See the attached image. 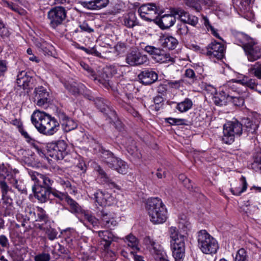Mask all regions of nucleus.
Returning a JSON list of instances; mask_svg holds the SVG:
<instances>
[{
    "label": "nucleus",
    "mask_w": 261,
    "mask_h": 261,
    "mask_svg": "<svg viewBox=\"0 0 261 261\" xmlns=\"http://www.w3.org/2000/svg\"><path fill=\"white\" fill-rule=\"evenodd\" d=\"M31 121L37 129L44 135L51 136L59 129V122L43 111H35L31 115Z\"/></svg>",
    "instance_id": "nucleus-1"
},
{
    "label": "nucleus",
    "mask_w": 261,
    "mask_h": 261,
    "mask_svg": "<svg viewBox=\"0 0 261 261\" xmlns=\"http://www.w3.org/2000/svg\"><path fill=\"white\" fill-rule=\"evenodd\" d=\"M146 208L153 224H162L167 218V211L161 199L159 198H151L146 202Z\"/></svg>",
    "instance_id": "nucleus-2"
},
{
    "label": "nucleus",
    "mask_w": 261,
    "mask_h": 261,
    "mask_svg": "<svg viewBox=\"0 0 261 261\" xmlns=\"http://www.w3.org/2000/svg\"><path fill=\"white\" fill-rule=\"evenodd\" d=\"M169 231L173 256L176 261H182L185 256V237L179 233L176 227H171Z\"/></svg>",
    "instance_id": "nucleus-3"
},
{
    "label": "nucleus",
    "mask_w": 261,
    "mask_h": 261,
    "mask_svg": "<svg viewBox=\"0 0 261 261\" xmlns=\"http://www.w3.org/2000/svg\"><path fill=\"white\" fill-rule=\"evenodd\" d=\"M238 37L243 39L241 46L249 62H254L261 59V46L257 42L243 34L239 35Z\"/></svg>",
    "instance_id": "nucleus-4"
},
{
    "label": "nucleus",
    "mask_w": 261,
    "mask_h": 261,
    "mask_svg": "<svg viewBox=\"0 0 261 261\" xmlns=\"http://www.w3.org/2000/svg\"><path fill=\"white\" fill-rule=\"evenodd\" d=\"M242 124L238 120L230 121L223 126V136L221 140L223 143L231 144L235 137H240L243 133Z\"/></svg>",
    "instance_id": "nucleus-5"
},
{
    "label": "nucleus",
    "mask_w": 261,
    "mask_h": 261,
    "mask_svg": "<svg viewBox=\"0 0 261 261\" xmlns=\"http://www.w3.org/2000/svg\"><path fill=\"white\" fill-rule=\"evenodd\" d=\"M197 240L198 246L203 253L213 254L217 252L219 248L218 242L205 230L198 232Z\"/></svg>",
    "instance_id": "nucleus-6"
},
{
    "label": "nucleus",
    "mask_w": 261,
    "mask_h": 261,
    "mask_svg": "<svg viewBox=\"0 0 261 261\" xmlns=\"http://www.w3.org/2000/svg\"><path fill=\"white\" fill-rule=\"evenodd\" d=\"M143 244L155 261H169L163 247L159 242L149 236L143 239Z\"/></svg>",
    "instance_id": "nucleus-7"
},
{
    "label": "nucleus",
    "mask_w": 261,
    "mask_h": 261,
    "mask_svg": "<svg viewBox=\"0 0 261 261\" xmlns=\"http://www.w3.org/2000/svg\"><path fill=\"white\" fill-rule=\"evenodd\" d=\"M66 17V11L64 8L56 7L50 10L47 13V18L50 27L56 29L62 24Z\"/></svg>",
    "instance_id": "nucleus-8"
},
{
    "label": "nucleus",
    "mask_w": 261,
    "mask_h": 261,
    "mask_svg": "<svg viewBox=\"0 0 261 261\" xmlns=\"http://www.w3.org/2000/svg\"><path fill=\"white\" fill-rule=\"evenodd\" d=\"M144 50L151 55L152 59L157 63H163L174 61L173 58L169 54L160 48L148 45L145 47Z\"/></svg>",
    "instance_id": "nucleus-9"
},
{
    "label": "nucleus",
    "mask_w": 261,
    "mask_h": 261,
    "mask_svg": "<svg viewBox=\"0 0 261 261\" xmlns=\"http://www.w3.org/2000/svg\"><path fill=\"white\" fill-rule=\"evenodd\" d=\"M47 147L49 155L57 160L63 159L66 154L67 144L63 140L49 143Z\"/></svg>",
    "instance_id": "nucleus-10"
},
{
    "label": "nucleus",
    "mask_w": 261,
    "mask_h": 261,
    "mask_svg": "<svg viewBox=\"0 0 261 261\" xmlns=\"http://www.w3.org/2000/svg\"><path fill=\"white\" fill-rule=\"evenodd\" d=\"M29 174L32 180L39 185L43 186L49 190H51L54 188L52 187L54 184V181L51 177L48 174H43L34 171H29Z\"/></svg>",
    "instance_id": "nucleus-11"
},
{
    "label": "nucleus",
    "mask_w": 261,
    "mask_h": 261,
    "mask_svg": "<svg viewBox=\"0 0 261 261\" xmlns=\"http://www.w3.org/2000/svg\"><path fill=\"white\" fill-rule=\"evenodd\" d=\"M125 62L130 66H137L147 64L148 59L146 55L138 51H132L126 55Z\"/></svg>",
    "instance_id": "nucleus-12"
},
{
    "label": "nucleus",
    "mask_w": 261,
    "mask_h": 261,
    "mask_svg": "<svg viewBox=\"0 0 261 261\" xmlns=\"http://www.w3.org/2000/svg\"><path fill=\"white\" fill-rule=\"evenodd\" d=\"M34 99L39 107H46L50 102L49 93L46 89L42 86L36 87L34 91Z\"/></svg>",
    "instance_id": "nucleus-13"
},
{
    "label": "nucleus",
    "mask_w": 261,
    "mask_h": 261,
    "mask_svg": "<svg viewBox=\"0 0 261 261\" xmlns=\"http://www.w3.org/2000/svg\"><path fill=\"white\" fill-rule=\"evenodd\" d=\"M206 55L211 58H216L218 60L222 59L224 56V45L216 41L212 42L207 47Z\"/></svg>",
    "instance_id": "nucleus-14"
},
{
    "label": "nucleus",
    "mask_w": 261,
    "mask_h": 261,
    "mask_svg": "<svg viewBox=\"0 0 261 261\" xmlns=\"http://www.w3.org/2000/svg\"><path fill=\"white\" fill-rule=\"evenodd\" d=\"M97 216L100 217L101 225L107 228H111L115 226L117 222L114 218V215L110 213L106 212L103 208L96 212Z\"/></svg>",
    "instance_id": "nucleus-15"
},
{
    "label": "nucleus",
    "mask_w": 261,
    "mask_h": 261,
    "mask_svg": "<svg viewBox=\"0 0 261 261\" xmlns=\"http://www.w3.org/2000/svg\"><path fill=\"white\" fill-rule=\"evenodd\" d=\"M94 196L95 201L101 206L110 205L114 202V197L107 191L97 190Z\"/></svg>",
    "instance_id": "nucleus-16"
},
{
    "label": "nucleus",
    "mask_w": 261,
    "mask_h": 261,
    "mask_svg": "<svg viewBox=\"0 0 261 261\" xmlns=\"http://www.w3.org/2000/svg\"><path fill=\"white\" fill-rule=\"evenodd\" d=\"M138 77L144 85H150L155 82L158 78L157 73L151 70H145L142 71Z\"/></svg>",
    "instance_id": "nucleus-17"
},
{
    "label": "nucleus",
    "mask_w": 261,
    "mask_h": 261,
    "mask_svg": "<svg viewBox=\"0 0 261 261\" xmlns=\"http://www.w3.org/2000/svg\"><path fill=\"white\" fill-rule=\"evenodd\" d=\"M110 69L106 68L103 70H98L97 71L90 70V72H91V76L95 81L97 80L99 83L106 84L109 81V79L110 77Z\"/></svg>",
    "instance_id": "nucleus-18"
},
{
    "label": "nucleus",
    "mask_w": 261,
    "mask_h": 261,
    "mask_svg": "<svg viewBox=\"0 0 261 261\" xmlns=\"http://www.w3.org/2000/svg\"><path fill=\"white\" fill-rule=\"evenodd\" d=\"M35 197L41 202H45L49 198V190L41 185H37L32 187Z\"/></svg>",
    "instance_id": "nucleus-19"
},
{
    "label": "nucleus",
    "mask_w": 261,
    "mask_h": 261,
    "mask_svg": "<svg viewBox=\"0 0 261 261\" xmlns=\"http://www.w3.org/2000/svg\"><path fill=\"white\" fill-rule=\"evenodd\" d=\"M96 171L98 173V178L103 184H106L110 188L120 189V187L110 178L105 171L100 166L96 168Z\"/></svg>",
    "instance_id": "nucleus-20"
},
{
    "label": "nucleus",
    "mask_w": 261,
    "mask_h": 261,
    "mask_svg": "<svg viewBox=\"0 0 261 261\" xmlns=\"http://www.w3.org/2000/svg\"><path fill=\"white\" fill-rule=\"evenodd\" d=\"M236 83L240 84L250 89L254 90L261 94V90L259 88L261 85L258 84L256 79L249 78L247 76H245L242 79L236 81Z\"/></svg>",
    "instance_id": "nucleus-21"
},
{
    "label": "nucleus",
    "mask_w": 261,
    "mask_h": 261,
    "mask_svg": "<svg viewBox=\"0 0 261 261\" xmlns=\"http://www.w3.org/2000/svg\"><path fill=\"white\" fill-rule=\"evenodd\" d=\"M103 160L108 167L115 170L121 159L109 151H106L103 153Z\"/></svg>",
    "instance_id": "nucleus-22"
},
{
    "label": "nucleus",
    "mask_w": 261,
    "mask_h": 261,
    "mask_svg": "<svg viewBox=\"0 0 261 261\" xmlns=\"http://www.w3.org/2000/svg\"><path fill=\"white\" fill-rule=\"evenodd\" d=\"M60 123L65 132H68L77 127V123L72 119L69 118L64 113L60 115Z\"/></svg>",
    "instance_id": "nucleus-23"
},
{
    "label": "nucleus",
    "mask_w": 261,
    "mask_h": 261,
    "mask_svg": "<svg viewBox=\"0 0 261 261\" xmlns=\"http://www.w3.org/2000/svg\"><path fill=\"white\" fill-rule=\"evenodd\" d=\"M160 43L164 47L169 49H174L178 44V40L174 37L169 35H164L161 37Z\"/></svg>",
    "instance_id": "nucleus-24"
},
{
    "label": "nucleus",
    "mask_w": 261,
    "mask_h": 261,
    "mask_svg": "<svg viewBox=\"0 0 261 261\" xmlns=\"http://www.w3.org/2000/svg\"><path fill=\"white\" fill-rule=\"evenodd\" d=\"M32 80V77L28 75L25 71H21L17 75L16 83L18 86L25 89L30 87Z\"/></svg>",
    "instance_id": "nucleus-25"
},
{
    "label": "nucleus",
    "mask_w": 261,
    "mask_h": 261,
    "mask_svg": "<svg viewBox=\"0 0 261 261\" xmlns=\"http://www.w3.org/2000/svg\"><path fill=\"white\" fill-rule=\"evenodd\" d=\"M242 126L244 127V132L247 134H253L255 132L258 127L257 121H253L248 118H244L242 120Z\"/></svg>",
    "instance_id": "nucleus-26"
},
{
    "label": "nucleus",
    "mask_w": 261,
    "mask_h": 261,
    "mask_svg": "<svg viewBox=\"0 0 261 261\" xmlns=\"http://www.w3.org/2000/svg\"><path fill=\"white\" fill-rule=\"evenodd\" d=\"M97 232L98 236L102 240V241L105 242V244H103L105 249H108L111 243L114 240L113 234L108 230L98 231Z\"/></svg>",
    "instance_id": "nucleus-27"
},
{
    "label": "nucleus",
    "mask_w": 261,
    "mask_h": 261,
    "mask_svg": "<svg viewBox=\"0 0 261 261\" xmlns=\"http://www.w3.org/2000/svg\"><path fill=\"white\" fill-rule=\"evenodd\" d=\"M82 217L83 220L93 227H98L99 224V220L94 216L91 212L88 210H85L83 212Z\"/></svg>",
    "instance_id": "nucleus-28"
},
{
    "label": "nucleus",
    "mask_w": 261,
    "mask_h": 261,
    "mask_svg": "<svg viewBox=\"0 0 261 261\" xmlns=\"http://www.w3.org/2000/svg\"><path fill=\"white\" fill-rule=\"evenodd\" d=\"M175 21V17L172 14L164 15L160 18V27L163 29L169 28L174 24Z\"/></svg>",
    "instance_id": "nucleus-29"
},
{
    "label": "nucleus",
    "mask_w": 261,
    "mask_h": 261,
    "mask_svg": "<svg viewBox=\"0 0 261 261\" xmlns=\"http://www.w3.org/2000/svg\"><path fill=\"white\" fill-rule=\"evenodd\" d=\"M123 24L128 28H132L138 24V22L136 16L134 13H129L124 17Z\"/></svg>",
    "instance_id": "nucleus-30"
},
{
    "label": "nucleus",
    "mask_w": 261,
    "mask_h": 261,
    "mask_svg": "<svg viewBox=\"0 0 261 261\" xmlns=\"http://www.w3.org/2000/svg\"><path fill=\"white\" fill-rule=\"evenodd\" d=\"M193 106V102L190 98H186L182 101L177 103L176 109L180 113L186 112L190 110Z\"/></svg>",
    "instance_id": "nucleus-31"
},
{
    "label": "nucleus",
    "mask_w": 261,
    "mask_h": 261,
    "mask_svg": "<svg viewBox=\"0 0 261 261\" xmlns=\"http://www.w3.org/2000/svg\"><path fill=\"white\" fill-rule=\"evenodd\" d=\"M125 243L128 247L132 249L130 252L131 254H134V253L136 252V250H139L138 240L134 236L129 234L126 237Z\"/></svg>",
    "instance_id": "nucleus-32"
},
{
    "label": "nucleus",
    "mask_w": 261,
    "mask_h": 261,
    "mask_svg": "<svg viewBox=\"0 0 261 261\" xmlns=\"http://www.w3.org/2000/svg\"><path fill=\"white\" fill-rule=\"evenodd\" d=\"M66 88L71 92L73 95H76L82 93L84 86L81 84L76 82H73L71 84H67L65 85Z\"/></svg>",
    "instance_id": "nucleus-33"
},
{
    "label": "nucleus",
    "mask_w": 261,
    "mask_h": 261,
    "mask_svg": "<svg viewBox=\"0 0 261 261\" xmlns=\"http://www.w3.org/2000/svg\"><path fill=\"white\" fill-rule=\"evenodd\" d=\"M248 72L257 79L261 80V62H257L251 65L248 69Z\"/></svg>",
    "instance_id": "nucleus-34"
},
{
    "label": "nucleus",
    "mask_w": 261,
    "mask_h": 261,
    "mask_svg": "<svg viewBox=\"0 0 261 261\" xmlns=\"http://www.w3.org/2000/svg\"><path fill=\"white\" fill-rule=\"evenodd\" d=\"M49 193L55 197L57 203H60L64 200L66 201L69 197L66 192H60L54 188L49 191Z\"/></svg>",
    "instance_id": "nucleus-35"
},
{
    "label": "nucleus",
    "mask_w": 261,
    "mask_h": 261,
    "mask_svg": "<svg viewBox=\"0 0 261 261\" xmlns=\"http://www.w3.org/2000/svg\"><path fill=\"white\" fill-rule=\"evenodd\" d=\"M66 202L70 206V211L72 213L82 214L83 212L85 211L81 208L76 201L71 199L69 196L67 198Z\"/></svg>",
    "instance_id": "nucleus-36"
},
{
    "label": "nucleus",
    "mask_w": 261,
    "mask_h": 261,
    "mask_svg": "<svg viewBox=\"0 0 261 261\" xmlns=\"http://www.w3.org/2000/svg\"><path fill=\"white\" fill-rule=\"evenodd\" d=\"M232 85L231 83L228 84L226 86H222L221 87V90L219 94L218 95L219 96V98L220 99V101H222L223 103L225 105L227 102H228V96L229 94L227 92V89L228 88H232Z\"/></svg>",
    "instance_id": "nucleus-37"
},
{
    "label": "nucleus",
    "mask_w": 261,
    "mask_h": 261,
    "mask_svg": "<svg viewBox=\"0 0 261 261\" xmlns=\"http://www.w3.org/2000/svg\"><path fill=\"white\" fill-rule=\"evenodd\" d=\"M95 103L97 108L102 112L107 113V110H109V102L102 98H97Z\"/></svg>",
    "instance_id": "nucleus-38"
},
{
    "label": "nucleus",
    "mask_w": 261,
    "mask_h": 261,
    "mask_svg": "<svg viewBox=\"0 0 261 261\" xmlns=\"http://www.w3.org/2000/svg\"><path fill=\"white\" fill-rule=\"evenodd\" d=\"M228 102H231L236 106H241L244 104V99L241 97L238 93H234L233 95H228Z\"/></svg>",
    "instance_id": "nucleus-39"
},
{
    "label": "nucleus",
    "mask_w": 261,
    "mask_h": 261,
    "mask_svg": "<svg viewBox=\"0 0 261 261\" xmlns=\"http://www.w3.org/2000/svg\"><path fill=\"white\" fill-rule=\"evenodd\" d=\"M251 0H236L235 4L242 12H247L250 9Z\"/></svg>",
    "instance_id": "nucleus-40"
},
{
    "label": "nucleus",
    "mask_w": 261,
    "mask_h": 261,
    "mask_svg": "<svg viewBox=\"0 0 261 261\" xmlns=\"http://www.w3.org/2000/svg\"><path fill=\"white\" fill-rule=\"evenodd\" d=\"M172 12L174 13V15L178 16V17L182 21L181 23H186L187 18H188L189 16H190L189 13H188L185 10L180 8L174 9L172 11Z\"/></svg>",
    "instance_id": "nucleus-41"
},
{
    "label": "nucleus",
    "mask_w": 261,
    "mask_h": 261,
    "mask_svg": "<svg viewBox=\"0 0 261 261\" xmlns=\"http://www.w3.org/2000/svg\"><path fill=\"white\" fill-rule=\"evenodd\" d=\"M186 4L196 12L201 10L200 0H185Z\"/></svg>",
    "instance_id": "nucleus-42"
},
{
    "label": "nucleus",
    "mask_w": 261,
    "mask_h": 261,
    "mask_svg": "<svg viewBox=\"0 0 261 261\" xmlns=\"http://www.w3.org/2000/svg\"><path fill=\"white\" fill-rule=\"evenodd\" d=\"M115 170L117 171L119 173L125 174L128 172V165L126 162L121 160Z\"/></svg>",
    "instance_id": "nucleus-43"
},
{
    "label": "nucleus",
    "mask_w": 261,
    "mask_h": 261,
    "mask_svg": "<svg viewBox=\"0 0 261 261\" xmlns=\"http://www.w3.org/2000/svg\"><path fill=\"white\" fill-rule=\"evenodd\" d=\"M19 132L21 135L25 139L27 142L29 143L37 150H39L38 146L36 145L35 140L32 138L24 129L20 128Z\"/></svg>",
    "instance_id": "nucleus-44"
},
{
    "label": "nucleus",
    "mask_w": 261,
    "mask_h": 261,
    "mask_svg": "<svg viewBox=\"0 0 261 261\" xmlns=\"http://www.w3.org/2000/svg\"><path fill=\"white\" fill-rule=\"evenodd\" d=\"M203 19V23L205 27L206 28L208 31H211L212 34L215 36L216 37L221 39L220 37L219 34L217 32V31L215 29V28L211 24L208 18L204 16H202Z\"/></svg>",
    "instance_id": "nucleus-45"
},
{
    "label": "nucleus",
    "mask_w": 261,
    "mask_h": 261,
    "mask_svg": "<svg viewBox=\"0 0 261 261\" xmlns=\"http://www.w3.org/2000/svg\"><path fill=\"white\" fill-rule=\"evenodd\" d=\"M159 16L156 6L154 4L152 5V8L146 14L145 20L148 21H153L155 20Z\"/></svg>",
    "instance_id": "nucleus-46"
},
{
    "label": "nucleus",
    "mask_w": 261,
    "mask_h": 261,
    "mask_svg": "<svg viewBox=\"0 0 261 261\" xmlns=\"http://www.w3.org/2000/svg\"><path fill=\"white\" fill-rule=\"evenodd\" d=\"M241 180L242 181L243 186L241 189L240 188H237L235 189L231 188L230 191L231 193L237 196L241 195L243 192L246 191L247 187V184L245 178L244 176L241 177Z\"/></svg>",
    "instance_id": "nucleus-47"
},
{
    "label": "nucleus",
    "mask_w": 261,
    "mask_h": 261,
    "mask_svg": "<svg viewBox=\"0 0 261 261\" xmlns=\"http://www.w3.org/2000/svg\"><path fill=\"white\" fill-rule=\"evenodd\" d=\"M153 5L154 4H146L142 5L138 9V12L141 17L145 19L146 14L149 11L151 8H152V5Z\"/></svg>",
    "instance_id": "nucleus-48"
},
{
    "label": "nucleus",
    "mask_w": 261,
    "mask_h": 261,
    "mask_svg": "<svg viewBox=\"0 0 261 261\" xmlns=\"http://www.w3.org/2000/svg\"><path fill=\"white\" fill-rule=\"evenodd\" d=\"M153 101L154 105H152L151 107L156 111L160 110L164 105V98L161 96H156L153 99Z\"/></svg>",
    "instance_id": "nucleus-49"
},
{
    "label": "nucleus",
    "mask_w": 261,
    "mask_h": 261,
    "mask_svg": "<svg viewBox=\"0 0 261 261\" xmlns=\"http://www.w3.org/2000/svg\"><path fill=\"white\" fill-rule=\"evenodd\" d=\"M3 4L4 7L8 8L15 12L20 14L23 13V10L13 3H9L6 0H3Z\"/></svg>",
    "instance_id": "nucleus-50"
},
{
    "label": "nucleus",
    "mask_w": 261,
    "mask_h": 261,
    "mask_svg": "<svg viewBox=\"0 0 261 261\" xmlns=\"http://www.w3.org/2000/svg\"><path fill=\"white\" fill-rule=\"evenodd\" d=\"M234 261H247V253L244 248H241L237 251Z\"/></svg>",
    "instance_id": "nucleus-51"
},
{
    "label": "nucleus",
    "mask_w": 261,
    "mask_h": 261,
    "mask_svg": "<svg viewBox=\"0 0 261 261\" xmlns=\"http://www.w3.org/2000/svg\"><path fill=\"white\" fill-rule=\"evenodd\" d=\"M252 167L256 171H261V152L256 155Z\"/></svg>",
    "instance_id": "nucleus-52"
},
{
    "label": "nucleus",
    "mask_w": 261,
    "mask_h": 261,
    "mask_svg": "<svg viewBox=\"0 0 261 261\" xmlns=\"http://www.w3.org/2000/svg\"><path fill=\"white\" fill-rule=\"evenodd\" d=\"M189 29L185 23H180L177 25L176 32L180 35H186L188 33Z\"/></svg>",
    "instance_id": "nucleus-53"
},
{
    "label": "nucleus",
    "mask_w": 261,
    "mask_h": 261,
    "mask_svg": "<svg viewBox=\"0 0 261 261\" xmlns=\"http://www.w3.org/2000/svg\"><path fill=\"white\" fill-rule=\"evenodd\" d=\"M37 221L46 222L47 220V216L45 214V212L40 207L37 208Z\"/></svg>",
    "instance_id": "nucleus-54"
},
{
    "label": "nucleus",
    "mask_w": 261,
    "mask_h": 261,
    "mask_svg": "<svg viewBox=\"0 0 261 261\" xmlns=\"http://www.w3.org/2000/svg\"><path fill=\"white\" fill-rule=\"evenodd\" d=\"M79 3L81 4L83 7L88 9H97L94 1L89 2L80 1L79 2Z\"/></svg>",
    "instance_id": "nucleus-55"
},
{
    "label": "nucleus",
    "mask_w": 261,
    "mask_h": 261,
    "mask_svg": "<svg viewBox=\"0 0 261 261\" xmlns=\"http://www.w3.org/2000/svg\"><path fill=\"white\" fill-rule=\"evenodd\" d=\"M185 120L183 119L173 118L171 117L166 119V121L171 125H181L184 123Z\"/></svg>",
    "instance_id": "nucleus-56"
},
{
    "label": "nucleus",
    "mask_w": 261,
    "mask_h": 261,
    "mask_svg": "<svg viewBox=\"0 0 261 261\" xmlns=\"http://www.w3.org/2000/svg\"><path fill=\"white\" fill-rule=\"evenodd\" d=\"M8 69V62L4 60L0 59V77L4 75Z\"/></svg>",
    "instance_id": "nucleus-57"
},
{
    "label": "nucleus",
    "mask_w": 261,
    "mask_h": 261,
    "mask_svg": "<svg viewBox=\"0 0 261 261\" xmlns=\"http://www.w3.org/2000/svg\"><path fill=\"white\" fill-rule=\"evenodd\" d=\"M50 255L48 253H41L35 257V261H49Z\"/></svg>",
    "instance_id": "nucleus-58"
},
{
    "label": "nucleus",
    "mask_w": 261,
    "mask_h": 261,
    "mask_svg": "<svg viewBox=\"0 0 261 261\" xmlns=\"http://www.w3.org/2000/svg\"><path fill=\"white\" fill-rule=\"evenodd\" d=\"M184 80L178 81H170L168 82V85L170 87L173 88L178 89L180 87L183 86Z\"/></svg>",
    "instance_id": "nucleus-59"
},
{
    "label": "nucleus",
    "mask_w": 261,
    "mask_h": 261,
    "mask_svg": "<svg viewBox=\"0 0 261 261\" xmlns=\"http://www.w3.org/2000/svg\"><path fill=\"white\" fill-rule=\"evenodd\" d=\"M46 233L50 240H54L57 238L58 232L54 229L49 228L46 231Z\"/></svg>",
    "instance_id": "nucleus-60"
},
{
    "label": "nucleus",
    "mask_w": 261,
    "mask_h": 261,
    "mask_svg": "<svg viewBox=\"0 0 261 261\" xmlns=\"http://www.w3.org/2000/svg\"><path fill=\"white\" fill-rule=\"evenodd\" d=\"M97 9L106 7L109 3V0H94Z\"/></svg>",
    "instance_id": "nucleus-61"
},
{
    "label": "nucleus",
    "mask_w": 261,
    "mask_h": 261,
    "mask_svg": "<svg viewBox=\"0 0 261 261\" xmlns=\"http://www.w3.org/2000/svg\"><path fill=\"white\" fill-rule=\"evenodd\" d=\"M185 75L186 77L190 79L192 82H194L196 79L195 72L191 69H187L185 71Z\"/></svg>",
    "instance_id": "nucleus-62"
},
{
    "label": "nucleus",
    "mask_w": 261,
    "mask_h": 261,
    "mask_svg": "<svg viewBox=\"0 0 261 261\" xmlns=\"http://www.w3.org/2000/svg\"><path fill=\"white\" fill-rule=\"evenodd\" d=\"M129 142H131V144L133 145L132 146H129L130 145L129 142H126L125 146L127 148V151L130 153L133 154L135 152V151L137 150L136 147L135 146V142L132 139H130Z\"/></svg>",
    "instance_id": "nucleus-63"
},
{
    "label": "nucleus",
    "mask_w": 261,
    "mask_h": 261,
    "mask_svg": "<svg viewBox=\"0 0 261 261\" xmlns=\"http://www.w3.org/2000/svg\"><path fill=\"white\" fill-rule=\"evenodd\" d=\"M198 19L197 17L190 15L188 18H187L186 24L188 23L193 26H195L198 23Z\"/></svg>",
    "instance_id": "nucleus-64"
}]
</instances>
